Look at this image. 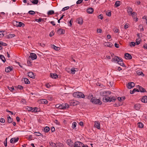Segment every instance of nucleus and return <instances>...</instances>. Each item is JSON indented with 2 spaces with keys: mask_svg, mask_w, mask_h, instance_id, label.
Instances as JSON below:
<instances>
[{
  "mask_svg": "<svg viewBox=\"0 0 147 147\" xmlns=\"http://www.w3.org/2000/svg\"><path fill=\"white\" fill-rule=\"evenodd\" d=\"M64 105H64L65 109H67L69 107V105L67 104V103L64 104Z\"/></svg>",
  "mask_w": 147,
  "mask_h": 147,
  "instance_id": "nucleus-54",
  "label": "nucleus"
},
{
  "mask_svg": "<svg viewBox=\"0 0 147 147\" xmlns=\"http://www.w3.org/2000/svg\"><path fill=\"white\" fill-rule=\"evenodd\" d=\"M28 75L29 77H30L32 78H34V73L32 72H29L28 73Z\"/></svg>",
  "mask_w": 147,
  "mask_h": 147,
  "instance_id": "nucleus-21",
  "label": "nucleus"
},
{
  "mask_svg": "<svg viewBox=\"0 0 147 147\" xmlns=\"http://www.w3.org/2000/svg\"><path fill=\"white\" fill-rule=\"evenodd\" d=\"M19 139L18 138H11L10 140V142L11 143H14L15 142H18Z\"/></svg>",
  "mask_w": 147,
  "mask_h": 147,
  "instance_id": "nucleus-9",
  "label": "nucleus"
},
{
  "mask_svg": "<svg viewBox=\"0 0 147 147\" xmlns=\"http://www.w3.org/2000/svg\"><path fill=\"white\" fill-rule=\"evenodd\" d=\"M12 67H10V66L7 67L5 69V71L7 73L9 72L12 70L13 68Z\"/></svg>",
  "mask_w": 147,
  "mask_h": 147,
  "instance_id": "nucleus-19",
  "label": "nucleus"
},
{
  "mask_svg": "<svg viewBox=\"0 0 147 147\" xmlns=\"http://www.w3.org/2000/svg\"><path fill=\"white\" fill-rule=\"evenodd\" d=\"M71 103L73 106H75L79 104L80 102H79L76 100H73L72 101Z\"/></svg>",
  "mask_w": 147,
  "mask_h": 147,
  "instance_id": "nucleus-24",
  "label": "nucleus"
},
{
  "mask_svg": "<svg viewBox=\"0 0 147 147\" xmlns=\"http://www.w3.org/2000/svg\"><path fill=\"white\" fill-rule=\"evenodd\" d=\"M15 36V35L14 34H9L7 36L8 38H11Z\"/></svg>",
  "mask_w": 147,
  "mask_h": 147,
  "instance_id": "nucleus-36",
  "label": "nucleus"
},
{
  "mask_svg": "<svg viewBox=\"0 0 147 147\" xmlns=\"http://www.w3.org/2000/svg\"><path fill=\"white\" fill-rule=\"evenodd\" d=\"M136 44V43L134 42H131L129 43V45L131 47L132 46L134 47Z\"/></svg>",
  "mask_w": 147,
  "mask_h": 147,
  "instance_id": "nucleus-44",
  "label": "nucleus"
},
{
  "mask_svg": "<svg viewBox=\"0 0 147 147\" xmlns=\"http://www.w3.org/2000/svg\"><path fill=\"white\" fill-rule=\"evenodd\" d=\"M34 134L37 136H40L42 135V134L39 132H35Z\"/></svg>",
  "mask_w": 147,
  "mask_h": 147,
  "instance_id": "nucleus-48",
  "label": "nucleus"
},
{
  "mask_svg": "<svg viewBox=\"0 0 147 147\" xmlns=\"http://www.w3.org/2000/svg\"><path fill=\"white\" fill-rule=\"evenodd\" d=\"M50 144V145L54 147H56V143H55L53 142H51V144Z\"/></svg>",
  "mask_w": 147,
  "mask_h": 147,
  "instance_id": "nucleus-52",
  "label": "nucleus"
},
{
  "mask_svg": "<svg viewBox=\"0 0 147 147\" xmlns=\"http://www.w3.org/2000/svg\"><path fill=\"white\" fill-rule=\"evenodd\" d=\"M98 18L100 19L101 20H102L103 18V15L102 14H100L98 16Z\"/></svg>",
  "mask_w": 147,
  "mask_h": 147,
  "instance_id": "nucleus-58",
  "label": "nucleus"
},
{
  "mask_svg": "<svg viewBox=\"0 0 147 147\" xmlns=\"http://www.w3.org/2000/svg\"><path fill=\"white\" fill-rule=\"evenodd\" d=\"M91 102L95 104H98L100 105L102 104V102L98 99H97L95 97H92L91 100Z\"/></svg>",
  "mask_w": 147,
  "mask_h": 147,
  "instance_id": "nucleus-2",
  "label": "nucleus"
},
{
  "mask_svg": "<svg viewBox=\"0 0 147 147\" xmlns=\"http://www.w3.org/2000/svg\"><path fill=\"white\" fill-rule=\"evenodd\" d=\"M139 86V90L141 92H146L144 88L141 86Z\"/></svg>",
  "mask_w": 147,
  "mask_h": 147,
  "instance_id": "nucleus-27",
  "label": "nucleus"
},
{
  "mask_svg": "<svg viewBox=\"0 0 147 147\" xmlns=\"http://www.w3.org/2000/svg\"><path fill=\"white\" fill-rule=\"evenodd\" d=\"M0 59H1L2 61L4 63L6 61L5 58V57L3 55H0Z\"/></svg>",
  "mask_w": 147,
  "mask_h": 147,
  "instance_id": "nucleus-31",
  "label": "nucleus"
},
{
  "mask_svg": "<svg viewBox=\"0 0 147 147\" xmlns=\"http://www.w3.org/2000/svg\"><path fill=\"white\" fill-rule=\"evenodd\" d=\"M54 34V31H52L49 34V36L51 37L53 36Z\"/></svg>",
  "mask_w": 147,
  "mask_h": 147,
  "instance_id": "nucleus-47",
  "label": "nucleus"
},
{
  "mask_svg": "<svg viewBox=\"0 0 147 147\" xmlns=\"http://www.w3.org/2000/svg\"><path fill=\"white\" fill-rule=\"evenodd\" d=\"M51 77L54 79H56L58 77V75L55 73H51L50 74Z\"/></svg>",
  "mask_w": 147,
  "mask_h": 147,
  "instance_id": "nucleus-18",
  "label": "nucleus"
},
{
  "mask_svg": "<svg viewBox=\"0 0 147 147\" xmlns=\"http://www.w3.org/2000/svg\"><path fill=\"white\" fill-rule=\"evenodd\" d=\"M109 99H110V102L111 101H114L116 100L115 98V97L113 96H111L109 97Z\"/></svg>",
  "mask_w": 147,
  "mask_h": 147,
  "instance_id": "nucleus-33",
  "label": "nucleus"
},
{
  "mask_svg": "<svg viewBox=\"0 0 147 147\" xmlns=\"http://www.w3.org/2000/svg\"><path fill=\"white\" fill-rule=\"evenodd\" d=\"M51 47L56 51H58L60 49V47H56L54 45H52Z\"/></svg>",
  "mask_w": 147,
  "mask_h": 147,
  "instance_id": "nucleus-22",
  "label": "nucleus"
},
{
  "mask_svg": "<svg viewBox=\"0 0 147 147\" xmlns=\"http://www.w3.org/2000/svg\"><path fill=\"white\" fill-rule=\"evenodd\" d=\"M35 21H36L38 22H40L42 20V18H39V19H35Z\"/></svg>",
  "mask_w": 147,
  "mask_h": 147,
  "instance_id": "nucleus-55",
  "label": "nucleus"
},
{
  "mask_svg": "<svg viewBox=\"0 0 147 147\" xmlns=\"http://www.w3.org/2000/svg\"><path fill=\"white\" fill-rule=\"evenodd\" d=\"M129 15L132 16L134 19L136 18V22H137L138 21V18H137V13L136 12H134L131 13V14H129Z\"/></svg>",
  "mask_w": 147,
  "mask_h": 147,
  "instance_id": "nucleus-5",
  "label": "nucleus"
},
{
  "mask_svg": "<svg viewBox=\"0 0 147 147\" xmlns=\"http://www.w3.org/2000/svg\"><path fill=\"white\" fill-rule=\"evenodd\" d=\"M26 109L29 111H32V112L33 108L31 107H29L28 106L27 107Z\"/></svg>",
  "mask_w": 147,
  "mask_h": 147,
  "instance_id": "nucleus-49",
  "label": "nucleus"
},
{
  "mask_svg": "<svg viewBox=\"0 0 147 147\" xmlns=\"http://www.w3.org/2000/svg\"><path fill=\"white\" fill-rule=\"evenodd\" d=\"M121 2L119 1H116L115 4V5L116 7H118L120 5Z\"/></svg>",
  "mask_w": 147,
  "mask_h": 147,
  "instance_id": "nucleus-34",
  "label": "nucleus"
},
{
  "mask_svg": "<svg viewBox=\"0 0 147 147\" xmlns=\"http://www.w3.org/2000/svg\"><path fill=\"white\" fill-rule=\"evenodd\" d=\"M94 126L98 129H100V123L98 121H96L95 122Z\"/></svg>",
  "mask_w": 147,
  "mask_h": 147,
  "instance_id": "nucleus-12",
  "label": "nucleus"
},
{
  "mask_svg": "<svg viewBox=\"0 0 147 147\" xmlns=\"http://www.w3.org/2000/svg\"><path fill=\"white\" fill-rule=\"evenodd\" d=\"M100 94L101 95L104 96H107V92L106 91L101 92H100Z\"/></svg>",
  "mask_w": 147,
  "mask_h": 147,
  "instance_id": "nucleus-32",
  "label": "nucleus"
},
{
  "mask_svg": "<svg viewBox=\"0 0 147 147\" xmlns=\"http://www.w3.org/2000/svg\"><path fill=\"white\" fill-rule=\"evenodd\" d=\"M56 147L59 146V147H63L64 145L62 143H61L59 142H58L56 143Z\"/></svg>",
  "mask_w": 147,
  "mask_h": 147,
  "instance_id": "nucleus-28",
  "label": "nucleus"
},
{
  "mask_svg": "<svg viewBox=\"0 0 147 147\" xmlns=\"http://www.w3.org/2000/svg\"><path fill=\"white\" fill-rule=\"evenodd\" d=\"M31 2L34 4H37L38 2V0H33Z\"/></svg>",
  "mask_w": 147,
  "mask_h": 147,
  "instance_id": "nucleus-42",
  "label": "nucleus"
},
{
  "mask_svg": "<svg viewBox=\"0 0 147 147\" xmlns=\"http://www.w3.org/2000/svg\"><path fill=\"white\" fill-rule=\"evenodd\" d=\"M69 6H67L65 7H64V8H63L62 10V11H64L65 10H67L69 8Z\"/></svg>",
  "mask_w": 147,
  "mask_h": 147,
  "instance_id": "nucleus-50",
  "label": "nucleus"
},
{
  "mask_svg": "<svg viewBox=\"0 0 147 147\" xmlns=\"http://www.w3.org/2000/svg\"><path fill=\"white\" fill-rule=\"evenodd\" d=\"M41 102L42 104H46L47 103L48 101L46 99H41Z\"/></svg>",
  "mask_w": 147,
  "mask_h": 147,
  "instance_id": "nucleus-40",
  "label": "nucleus"
},
{
  "mask_svg": "<svg viewBox=\"0 0 147 147\" xmlns=\"http://www.w3.org/2000/svg\"><path fill=\"white\" fill-rule=\"evenodd\" d=\"M125 57L126 59H132V57L128 53H125Z\"/></svg>",
  "mask_w": 147,
  "mask_h": 147,
  "instance_id": "nucleus-16",
  "label": "nucleus"
},
{
  "mask_svg": "<svg viewBox=\"0 0 147 147\" xmlns=\"http://www.w3.org/2000/svg\"><path fill=\"white\" fill-rule=\"evenodd\" d=\"M120 59V58L119 57L115 56L112 59L111 61L113 62H117L118 63V61H119Z\"/></svg>",
  "mask_w": 147,
  "mask_h": 147,
  "instance_id": "nucleus-10",
  "label": "nucleus"
},
{
  "mask_svg": "<svg viewBox=\"0 0 147 147\" xmlns=\"http://www.w3.org/2000/svg\"><path fill=\"white\" fill-rule=\"evenodd\" d=\"M67 143L70 146L73 147L74 143L71 139H68L67 141Z\"/></svg>",
  "mask_w": 147,
  "mask_h": 147,
  "instance_id": "nucleus-6",
  "label": "nucleus"
},
{
  "mask_svg": "<svg viewBox=\"0 0 147 147\" xmlns=\"http://www.w3.org/2000/svg\"><path fill=\"white\" fill-rule=\"evenodd\" d=\"M104 45L105 46L110 47H112L114 46L113 44L110 42H105L104 43Z\"/></svg>",
  "mask_w": 147,
  "mask_h": 147,
  "instance_id": "nucleus-11",
  "label": "nucleus"
},
{
  "mask_svg": "<svg viewBox=\"0 0 147 147\" xmlns=\"http://www.w3.org/2000/svg\"><path fill=\"white\" fill-rule=\"evenodd\" d=\"M129 27V24H127V23H126L125 25L124 26V28L125 29H126L127 28H128Z\"/></svg>",
  "mask_w": 147,
  "mask_h": 147,
  "instance_id": "nucleus-57",
  "label": "nucleus"
},
{
  "mask_svg": "<svg viewBox=\"0 0 147 147\" xmlns=\"http://www.w3.org/2000/svg\"><path fill=\"white\" fill-rule=\"evenodd\" d=\"M0 45L3 46H5L7 45V44L1 41H0Z\"/></svg>",
  "mask_w": 147,
  "mask_h": 147,
  "instance_id": "nucleus-43",
  "label": "nucleus"
},
{
  "mask_svg": "<svg viewBox=\"0 0 147 147\" xmlns=\"http://www.w3.org/2000/svg\"><path fill=\"white\" fill-rule=\"evenodd\" d=\"M117 63L121 66H124V64L123 63V62L122 59L121 58L119 59V61H118Z\"/></svg>",
  "mask_w": 147,
  "mask_h": 147,
  "instance_id": "nucleus-25",
  "label": "nucleus"
},
{
  "mask_svg": "<svg viewBox=\"0 0 147 147\" xmlns=\"http://www.w3.org/2000/svg\"><path fill=\"white\" fill-rule=\"evenodd\" d=\"M134 108H135L136 110H139L140 108V104H136L134 106Z\"/></svg>",
  "mask_w": 147,
  "mask_h": 147,
  "instance_id": "nucleus-26",
  "label": "nucleus"
},
{
  "mask_svg": "<svg viewBox=\"0 0 147 147\" xmlns=\"http://www.w3.org/2000/svg\"><path fill=\"white\" fill-rule=\"evenodd\" d=\"M0 122L1 123H3L5 122V120L4 119L1 118L0 119Z\"/></svg>",
  "mask_w": 147,
  "mask_h": 147,
  "instance_id": "nucleus-53",
  "label": "nucleus"
},
{
  "mask_svg": "<svg viewBox=\"0 0 147 147\" xmlns=\"http://www.w3.org/2000/svg\"><path fill=\"white\" fill-rule=\"evenodd\" d=\"M30 57H31L32 60L36 59L37 58V56L34 53H30Z\"/></svg>",
  "mask_w": 147,
  "mask_h": 147,
  "instance_id": "nucleus-8",
  "label": "nucleus"
},
{
  "mask_svg": "<svg viewBox=\"0 0 147 147\" xmlns=\"http://www.w3.org/2000/svg\"><path fill=\"white\" fill-rule=\"evenodd\" d=\"M86 11L88 13L91 14L93 13L94 9L92 7H89L86 9Z\"/></svg>",
  "mask_w": 147,
  "mask_h": 147,
  "instance_id": "nucleus-15",
  "label": "nucleus"
},
{
  "mask_svg": "<svg viewBox=\"0 0 147 147\" xmlns=\"http://www.w3.org/2000/svg\"><path fill=\"white\" fill-rule=\"evenodd\" d=\"M135 86L134 83L133 82L128 83L127 85V87L129 89H131L133 88Z\"/></svg>",
  "mask_w": 147,
  "mask_h": 147,
  "instance_id": "nucleus-7",
  "label": "nucleus"
},
{
  "mask_svg": "<svg viewBox=\"0 0 147 147\" xmlns=\"http://www.w3.org/2000/svg\"><path fill=\"white\" fill-rule=\"evenodd\" d=\"M73 95L74 97L78 98H84L85 97L84 94L82 92H74L73 94Z\"/></svg>",
  "mask_w": 147,
  "mask_h": 147,
  "instance_id": "nucleus-1",
  "label": "nucleus"
},
{
  "mask_svg": "<svg viewBox=\"0 0 147 147\" xmlns=\"http://www.w3.org/2000/svg\"><path fill=\"white\" fill-rule=\"evenodd\" d=\"M106 15L108 16H111V11L107 12L106 13Z\"/></svg>",
  "mask_w": 147,
  "mask_h": 147,
  "instance_id": "nucleus-59",
  "label": "nucleus"
},
{
  "mask_svg": "<svg viewBox=\"0 0 147 147\" xmlns=\"http://www.w3.org/2000/svg\"><path fill=\"white\" fill-rule=\"evenodd\" d=\"M24 82L25 84H29L30 82L29 81V80L27 78H24Z\"/></svg>",
  "mask_w": 147,
  "mask_h": 147,
  "instance_id": "nucleus-35",
  "label": "nucleus"
},
{
  "mask_svg": "<svg viewBox=\"0 0 147 147\" xmlns=\"http://www.w3.org/2000/svg\"><path fill=\"white\" fill-rule=\"evenodd\" d=\"M71 73L73 74H75V72L78 71L77 68L73 67L71 69Z\"/></svg>",
  "mask_w": 147,
  "mask_h": 147,
  "instance_id": "nucleus-23",
  "label": "nucleus"
},
{
  "mask_svg": "<svg viewBox=\"0 0 147 147\" xmlns=\"http://www.w3.org/2000/svg\"><path fill=\"white\" fill-rule=\"evenodd\" d=\"M138 40V39H137L136 42H135L136 43V44L137 45H138L140 43V40Z\"/></svg>",
  "mask_w": 147,
  "mask_h": 147,
  "instance_id": "nucleus-63",
  "label": "nucleus"
},
{
  "mask_svg": "<svg viewBox=\"0 0 147 147\" xmlns=\"http://www.w3.org/2000/svg\"><path fill=\"white\" fill-rule=\"evenodd\" d=\"M7 122L9 123H11L13 119H12L11 118V117L9 116L7 117Z\"/></svg>",
  "mask_w": 147,
  "mask_h": 147,
  "instance_id": "nucleus-29",
  "label": "nucleus"
},
{
  "mask_svg": "<svg viewBox=\"0 0 147 147\" xmlns=\"http://www.w3.org/2000/svg\"><path fill=\"white\" fill-rule=\"evenodd\" d=\"M21 102L23 103V104H25L26 103V100L24 99H22L21 100Z\"/></svg>",
  "mask_w": 147,
  "mask_h": 147,
  "instance_id": "nucleus-64",
  "label": "nucleus"
},
{
  "mask_svg": "<svg viewBox=\"0 0 147 147\" xmlns=\"http://www.w3.org/2000/svg\"><path fill=\"white\" fill-rule=\"evenodd\" d=\"M28 13L31 15H34L35 14V11H28Z\"/></svg>",
  "mask_w": 147,
  "mask_h": 147,
  "instance_id": "nucleus-46",
  "label": "nucleus"
},
{
  "mask_svg": "<svg viewBox=\"0 0 147 147\" xmlns=\"http://www.w3.org/2000/svg\"><path fill=\"white\" fill-rule=\"evenodd\" d=\"M72 125V128L74 129L76 126L77 123L76 122H74L73 123Z\"/></svg>",
  "mask_w": 147,
  "mask_h": 147,
  "instance_id": "nucleus-45",
  "label": "nucleus"
},
{
  "mask_svg": "<svg viewBox=\"0 0 147 147\" xmlns=\"http://www.w3.org/2000/svg\"><path fill=\"white\" fill-rule=\"evenodd\" d=\"M83 0H78L76 2L77 4H79L81 3L82 1Z\"/></svg>",
  "mask_w": 147,
  "mask_h": 147,
  "instance_id": "nucleus-56",
  "label": "nucleus"
},
{
  "mask_svg": "<svg viewBox=\"0 0 147 147\" xmlns=\"http://www.w3.org/2000/svg\"><path fill=\"white\" fill-rule=\"evenodd\" d=\"M110 100L109 97H108L107 96H106L103 98V101L104 102H110Z\"/></svg>",
  "mask_w": 147,
  "mask_h": 147,
  "instance_id": "nucleus-14",
  "label": "nucleus"
},
{
  "mask_svg": "<svg viewBox=\"0 0 147 147\" xmlns=\"http://www.w3.org/2000/svg\"><path fill=\"white\" fill-rule=\"evenodd\" d=\"M141 101L142 102L144 103H147V96H145L143 97Z\"/></svg>",
  "mask_w": 147,
  "mask_h": 147,
  "instance_id": "nucleus-20",
  "label": "nucleus"
},
{
  "mask_svg": "<svg viewBox=\"0 0 147 147\" xmlns=\"http://www.w3.org/2000/svg\"><path fill=\"white\" fill-rule=\"evenodd\" d=\"M114 107H119L120 105L119 103H116L113 105Z\"/></svg>",
  "mask_w": 147,
  "mask_h": 147,
  "instance_id": "nucleus-62",
  "label": "nucleus"
},
{
  "mask_svg": "<svg viewBox=\"0 0 147 147\" xmlns=\"http://www.w3.org/2000/svg\"><path fill=\"white\" fill-rule=\"evenodd\" d=\"M83 145V144L79 141L75 142L73 147H81Z\"/></svg>",
  "mask_w": 147,
  "mask_h": 147,
  "instance_id": "nucleus-4",
  "label": "nucleus"
},
{
  "mask_svg": "<svg viewBox=\"0 0 147 147\" xmlns=\"http://www.w3.org/2000/svg\"><path fill=\"white\" fill-rule=\"evenodd\" d=\"M57 32L59 34H64L65 33V30L62 29L60 28L57 30Z\"/></svg>",
  "mask_w": 147,
  "mask_h": 147,
  "instance_id": "nucleus-13",
  "label": "nucleus"
},
{
  "mask_svg": "<svg viewBox=\"0 0 147 147\" xmlns=\"http://www.w3.org/2000/svg\"><path fill=\"white\" fill-rule=\"evenodd\" d=\"M138 127L140 128H142L144 126V125L141 122H139L138 123Z\"/></svg>",
  "mask_w": 147,
  "mask_h": 147,
  "instance_id": "nucleus-38",
  "label": "nucleus"
},
{
  "mask_svg": "<svg viewBox=\"0 0 147 147\" xmlns=\"http://www.w3.org/2000/svg\"><path fill=\"white\" fill-rule=\"evenodd\" d=\"M54 13V11L51 10L47 12V14L48 15H51Z\"/></svg>",
  "mask_w": 147,
  "mask_h": 147,
  "instance_id": "nucleus-39",
  "label": "nucleus"
},
{
  "mask_svg": "<svg viewBox=\"0 0 147 147\" xmlns=\"http://www.w3.org/2000/svg\"><path fill=\"white\" fill-rule=\"evenodd\" d=\"M76 22L79 24H82L83 23V19L82 18H79L77 19Z\"/></svg>",
  "mask_w": 147,
  "mask_h": 147,
  "instance_id": "nucleus-17",
  "label": "nucleus"
},
{
  "mask_svg": "<svg viewBox=\"0 0 147 147\" xmlns=\"http://www.w3.org/2000/svg\"><path fill=\"white\" fill-rule=\"evenodd\" d=\"M14 25L17 27H23L25 26L24 24L21 22H18L17 21H15L13 22Z\"/></svg>",
  "mask_w": 147,
  "mask_h": 147,
  "instance_id": "nucleus-3",
  "label": "nucleus"
},
{
  "mask_svg": "<svg viewBox=\"0 0 147 147\" xmlns=\"http://www.w3.org/2000/svg\"><path fill=\"white\" fill-rule=\"evenodd\" d=\"M8 89L11 92H12L13 90H14V88L13 87H8Z\"/></svg>",
  "mask_w": 147,
  "mask_h": 147,
  "instance_id": "nucleus-51",
  "label": "nucleus"
},
{
  "mask_svg": "<svg viewBox=\"0 0 147 147\" xmlns=\"http://www.w3.org/2000/svg\"><path fill=\"white\" fill-rule=\"evenodd\" d=\"M127 11L129 14H131V13H133V9L129 7L127 8Z\"/></svg>",
  "mask_w": 147,
  "mask_h": 147,
  "instance_id": "nucleus-30",
  "label": "nucleus"
},
{
  "mask_svg": "<svg viewBox=\"0 0 147 147\" xmlns=\"http://www.w3.org/2000/svg\"><path fill=\"white\" fill-rule=\"evenodd\" d=\"M49 130L50 128L49 127L46 126L45 128L44 131L45 132H47L49 131Z\"/></svg>",
  "mask_w": 147,
  "mask_h": 147,
  "instance_id": "nucleus-41",
  "label": "nucleus"
},
{
  "mask_svg": "<svg viewBox=\"0 0 147 147\" xmlns=\"http://www.w3.org/2000/svg\"><path fill=\"white\" fill-rule=\"evenodd\" d=\"M54 122L57 125H60V123L57 120H55L54 121Z\"/></svg>",
  "mask_w": 147,
  "mask_h": 147,
  "instance_id": "nucleus-61",
  "label": "nucleus"
},
{
  "mask_svg": "<svg viewBox=\"0 0 147 147\" xmlns=\"http://www.w3.org/2000/svg\"><path fill=\"white\" fill-rule=\"evenodd\" d=\"M4 32V31H0V37H2L4 36V34L3 32Z\"/></svg>",
  "mask_w": 147,
  "mask_h": 147,
  "instance_id": "nucleus-60",
  "label": "nucleus"
},
{
  "mask_svg": "<svg viewBox=\"0 0 147 147\" xmlns=\"http://www.w3.org/2000/svg\"><path fill=\"white\" fill-rule=\"evenodd\" d=\"M40 111L39 109L38 108L35 107L34 108H33L32 112H38Z\"/></svg>",
  "mask_w": 147,
  "mask_h": 147,
  "instance_id": "nucleus-37",
  "label": "nucleus"
}]
</instances>
